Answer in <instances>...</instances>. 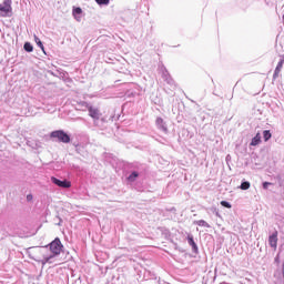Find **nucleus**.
Here are the masks:
<instances>
[{"label": "nucleus", "instance_id": "obj_1", "mask_svg": "<svg viewBox=\"0 0 284 284\" xmlns=\"http://www.w3.org/2000/svg\"><path fill=\"white\" fill-rule=\"evenodd\" d=\"M63 245L61 244V240L57 237L50 243V251L52 255H48V248H39V247H33L29 252V256L33 261H38L39 263H42L45 265L50 261V258H54V256H58V254H61V248Z\"/></svg>", "mask_w": 284, "mask_h": 284}, {"label": "nucleus", "instance_id": "obj_2", "mask_svg": "<svg viewBox=\"0 0 284 284\" xmlns=\"http://www.w3.org/2000/svg\"><path fill=\"white\" fill-rule=\"evenodd\" d=\"M82 105L87 108L89 112V116L93 119V121H99V119H101L102 113H101V110H99V108H95L88 102H82Z\"/></svg>", "mask_w": 284, "mask_h": 284}, {"label": "nucleus", "instance_id": "obj_3", "mask_svg": "<svg viewBox=\"0 0 284 284\" xmlns=\"http://www.w3.org/2000/svg\"><path fill=\"white\" fill-rule=\"evenodd\" d=\"M50 139H57L59 143H70V135L63 130H57L50 133Z\"/></svg>", "mask_w": 284, "mask_h": 284}, {"label": "nucleus", "instance_id": "obj_4", "mask_svg": "<svg viewBox=\"0 0 284 284\" xmlns=\"http://www.w3.org/2000/svg\"><path fill=\"white\" fill-rule=\"evenodd\" d=\"M0 12L1 17H12V0H3L0 3Z\"/></svg>", "mask_w": 284, "mask_h": 284}, {"label": "nucleus", "instance_id": "obj_5", "mask_svg": "<svg viewBox=\"0 0 284 284\" xmlns=\"http://www.w3.org/2000/svg\"><path fill=\"white\" fill-rule=\"evenodd\" d=\"M51 181L54 185H58V187H63L65 190H68L69 187H72V182L68 180L61 181L57 178H51Z\"/></svg>", "mask_w": 284, "mask_h": 284}, {"label": "nucleus", "instance_id": "obj_6", "mask_svg": "<svg viewBox=\"0 0 284 284\" xmlns=\"http://www.w3.org/2000/svg\"><path fill=\"white\" fill-rule=\"evenodd\" d=\"M268 245H271L273 250H276L278 245V231H275L272 235L268 236Z\"/></svg>", "mask_w": 284, "mask_h": 284}, {"label": "nucleus", "instance_id": "obj_7", "mask_svg": "<svg viewBox=\"0 0 284 284\" xmlns=\"http://www.w3.org/2000/svg\"><path fill=\"white\" fill-rule=\"evenodd\" d=\"M283 65H284V59H282V60L277 63V65H276V68H275V71H274V74H273V78H274V79H277V77L281 74V70H283Z\"/></svg>", "mask_w": 284, "mask_h": 284}, {"label": "nucleus", "instance_id": "obj_8", "mask_svg": "<svg viewBox=\"0 0 284 284\" xmlns=\"http://www.w3.org/2000/svg\"><path fill=\"white\" fill-rule=\"evenodd\" d=\"M261 143V133H257L251 141V145L256 146Z\"/></svg>", "mask_w": 284, "mask_h": 284}, {"label": "nucleus", "instance_id": "obj_9", "mask_svg": "<svg viewBox=\"0 0 284 284\" xmlns=\"http://www.w3.org/2000/svg\"><path fill=\"white\" fill-rule=\"evenodd\" d=\"M187 242H189V245L193 247V250H199V246H196V242H194V237L192 235L187 236Z\"/></svg>", "mask_w": 284, "mask_h": 284}, {"label": "nucleus", "instance_id": "obj_10", "mask_svg": "<svg viewBox=\"0 0 284 284\" xmlns=\"http://www.w3.org/2000/svg\"><path fill=\"white\" fill-rule=\"evenodd\" d=\"M263 139H264V141H268L272 139V133L270 132V130H265L263 132Z\"/></svg>", "mask_w": 284, "mask_h": 284}, {"label": "nucleus", "instance_id": "obj_11", "mask_svg": "<svg viewBox=\"0 0 284 284\" xmlns=\"http://www.w3.org/2000/svg\"><path fill=\"white\" fill-rule=\"evenodd\" d=\"M34 41H36L37 45H39V48H41V50H45V48L43 47V42H41V39H39V37L34 36Z\"/></svg>", "mask_w": 284, "mask_h": 284}, {"label": "nucleus", "instance_id": "obj_12", "mask_svg": "<svg viewBox=\"0 0 284 284\" xmlns=\"http://www.w3.org/2000/svg\"><path fill=\"white\" fill-rule=\"evenodd\" d=\"M23 48H24L26 52H32V50H34V48L32 47V44L30 42H26Z\"/></svg>", "mask_w": 284, "mask_h": 284}, {"label": "nucleus", "instance_id": "obj_13", "mask_svg": "<svg viewBox=\"0 0 284 284\" xmlns=\"http://www.w3.org/2000/svg\"><path fill=\"white\" fill-rule=\"evenodd\" d=\"M196 225H199L200 227H210V224L207 222H205L204 220L197 221Z\"/></svg>", "mask_w": 284, "mask_h": 284}, {"label": "nucleus", "instance_id": "obj_14", "mask_svg": "<svg viewBox=\"0 0 284 284\" xmlns=\"http://www.w3.org/2000/svg\"><path fill=\"white\" fill-rule=\"evenodd\" d=\"M82 12H83V10L78 7V8L73 9V17H75V19H77V17L82 14Z\"/></svg>", "mask_w": 284, "mask_h": 284}, {"label": "nucleus", "instance_id": "obj_15", "mask_svg": "<svg viewBox=\"0 0 284 284\" xmlns=\"http://www.w3.org/2000/svg\"><path fill=\"white\" fill-rule=\"evenodd\" d=\"M95 3H98V6H109L110 0H95Z\"/></svg>", "mask_w": 284, "mask_h": 284}, {"label": "nucleus", "instance_id": "obj_16", "mask_svg": "<svg viewBox=\"0 0 284 284\" xmlns=\"http://www.w3.org/2000/svg\"><path fill=\"white\" fill-rule=\"evenodd\" d=\"M139 178V173L138 172H133L132 174L129 175V180L130 181H135Z\"/></svg>", "mask_w": 284, "mask_h": 284}, {"label": "nucleus", "instance_id": "obj_17", "mask_svg": "<svg viewBox=\"0 0 284 284\" xmlns=\"http://www.w3.org/2000/svg\"><path fill=\"white\" fill-rule=\"evenodd\" d=\"M221 205L223 207H227V210H231V207H232V204H230L227 201H221Z\"/></svg>", "mask_w": 284, "mask_h": 284}, {"label": "nucleus", "instance_id": "obj_18", "mask_svg": "<svg viewBox=\"0 0 284 284\" xmlns=\"http://www.w3.org/2000/svg\"><path fill=\"white\" fill-rule=\"evenodd\" d=\"M241 190H250V182H243L241 184Z\"/></svg>", "mask_w": 284, "mask_h": 284}, {"label": "nucleus", "instance_id": "obj_19", "mask_svg": "<svg viewBox=\"0 0 284 284\" xmlns=\"http://www.w3.org/2000/svg\"><path fill=\"white\" fill-rule=\"evenodd\" d=\"M268 185H271V183H270V182H264V183H263V187H264V190H267V186H268Z\"/></svg>", "mask_w": 284, "mask_h": 284}, {"label": "nucleus", "instance_id": "obj_20", "mask_svg": "<svg viewBox=\"0 0 284 284\" xmlns=\"http://www.w3.org/2000/svg\"><path fill=\"white\" fill-rule=\"evenodd\" d=\"M156 123H163V119L158 118Z\"/></svg>", "mask_w": 284, "mask_h": 284}, {"label": "nucleus", "instance_id": "obj_21", "mask_svg": "<svg viewBox=\"0 0 284 284\" xmlns=\"http://www.w3.org/2000/svg\"><path fill=\"white\" fill-rule=\"evenodd\" d=\"M28 201H32V195L27 196Z\"/></svg>", "mask_w": 284, "mask_h": 284}, {"label": "nucleus", "instance_id": "obj_22", "mask_svg": "<svg viewBox=\"0 0 284 284\" xmlns=\"http://www.w3.org/2000/svg\"><path fill=\"white\" fill-rule=\"evenodd\" d=\"M101 121H105V119L102 118Z\"/></svg>", "mask_w": 284, "mask_h": 284}]
</instances>
